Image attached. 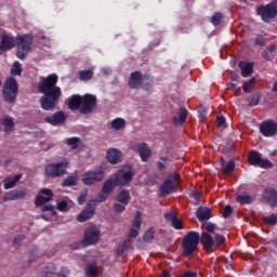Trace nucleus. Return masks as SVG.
Returning a JSON list of instances; mask_svg holds the SVG:
<instances>
[{"instance_id":"obj_1","label":"nucleus","mask_w":277,"mask_h":277,"mask_svg":"<svg viewBox=\"0 0 277 277\" xmlns=\"http://www.w3.org/2000/svg\"><path fill=\"white\" fill-rule=\"evenodd\" d=\"M57 81L56 74H50L38 85V91L43 94L40 105L44 111H53L62 98V88L57 87Z\"/></svg>"},{"instance_id":"obj_2","label":"nucleus","mask_w":277,"mask_h":277,"mask_svg":"<svg viewBox=\"0 0 277 277\" xmlns=\"http://www.w3.org/2000/svg\"><path fill=\"white\" fill-rule=\"evenodd\" d=\"M16 57L17 60H27V55L34 49V35L25 34L15 38Z\"/></svg>"},{"instance_id":"obj_3","label":"nucleus","mask_w":277,"mask_h":277,"mask_svg":"<svg viewBox=\"0 0 277 277\" xmlns=\"http://www.w3.org/2000/svg\"><path fill=\"white\" fill-rule=\"evenodd\" d=\"M181 187V174L170 173L159 188L160 198H166L170 194H176Z\"/></svg>"},{"instance_id":"obj_4","label":"nucleus","mask_w":277,"mask_h":277,"mask_svg":"<svg viewBox=\"0 0 277 277\" xmlns=\"http://www.w3.org/2000/svg\"><path fill=\"white\" fill-rule=\"evenodd\" d=\"M198 243H200V234L198 232H188L182 239L184 256H192L198 250Z\"/></svg>"},{"instance_id":"obj_5","label":"nucleus","mask_w":277,"mask_h":277,"mask_svg":"<svg viewBox=\"0 0 277 277\" xmlns=\"http://www.w3.org/2000/svg\"><path fill=\"white\" fill-rule=\"evenodd\" d=\"M2 98L4 103H16L18 98V82L16 78H8L2 87Z\"/></svg>"},{"instance_id":"obj_6","label":"nucleus","mask_w":277,"mask_h":277,"mask_svg":"<svg viewBox=\"0 0 277 277\" xmlns=\"http://www.w3.org/2000/svg\"><path fill=\"white\" fill-rule=\"evenodd\" d=\"M53 198V192L48 188H43L39 192L35 205L36 207H41V211H50L52 215H55V207L51 205H44L47 202H50Z\"/></svg>"},{"instance_id":"obj_7","label":"nucleus","mask_w":277,"mask_h":277,"mask_svg":"<svg viewBox=\"0 0 277 277\" xmlns=\"http://www.w3.org/2000/svg\"><path fill=\"white\" fill-rule=\"evenodd\" d=\"M135 176V170L131 166L121 167L115 174V181L120 187H127Z\"/></svg>"},{"instance_id":"obj_8","label":"nucleus","mask_w":277,"mask_h":277,"mask_svg":"<svg viewBox=\"0 0 277 277\" xmlns=\"http://www.w3.org/2000/svg\"><path fill=\"white\" fill-rule=\"evenodd\" d=\"M258 16H261L263 23H269L277 16V2L273 1L266 5H260L256 8Z\"/></svg>"},{"instance_id":"obj_9","label":"nucleus","mask_w":277,"mask_h":277,"mask_svg":"<svg viewBox=\"0 0 277 277\" xmlns=\"http://www.w3.org/2000/svg\"><path fill=\"white\" fill-rule=\"evenodd\" d=\"M66 168H68L67 160L50 163L45 167V174L50 179H60V176H64L66 173Z\"/></svg>"},{"instance_id":"obj_10","label":"nucleus","mask_w":277,"mask_h":277,"mask_svg":"<svg viewBox=\"0 0 277 277\" xmlns=\"http://www.w3.org/2000/svg\"><path fill=\"white\" fill-rule=\"evenodd\" d=\"M116 201L117 202L114 203L115 213H122L129 202H131V192H129V189L120 190L116 196Z\"/></svg>"},{"instance_id":"obj_11","label":"nucleus","mask_w":277,"mask_h":277,"mask_svg":"<svg viewBox=\"0 0 277 277\" xmlns=\"http://www.w3.org/2000/svg\"><path fill=\"white\" fill-rule=\"evenodd\" d=\"M248 161L250 166H258L259 168H263L268 170V168H273L272 161L269 159H265L261 156V153L256 150H252L249 153Z\"/></svg>"},{"instance_id":"obj_12","label":"nucleus","mask_w":277,"mask_h":277,"mask_svg":"<svg viewBox=\"0 0 277 277\" xmlns=\"http://www.w3.org/2000/svg\"><path fill=\"white\" fill-rule=\"evenodd\" d=\"M105 179V171L101 170H89L82 175L81 182L83 185H94V183H98Z\"/></svg>"},{"instance_id":"obj_13","label":"nucleus","mask_w":277,"mask_h":277,"mask_svg":"<svg viewBox=\"0 0 277 277\" xmlns=\"http://www.w3.org/2000/svg\"><path fill=\"white\" fill-rule=\"evenodd\" d=\"M96 95L85 94L82 96V105L80 107V114L88 115L94 111V107H96Z\"/></svg>"},{"instance_id":"obj_14","label":"nucleus","mask_w":277,"mask_h":277,"mask_svg":"<svg viewBox=\"0 0 277 277\" xmlns=\"http://www.w3.org/2000/svg\"><path fill=\"white\" fill-rule=\"evenodd\" d=\"M260 133L264 137H275L277 135V122L272 119L265 120L260 124Z\"/></svg>"},{"instance_id":"obj_15","label":"nucleus","mask_w":277,"mask_h":277,"mask_svg":"<svg viewBox=\"0 0 277 277\" xmlns=\"http://www.w3.org/2000/svg\"><path fill=\"white\" fill-rule=\"evenodd\" d=\"M132 150H134V153H138L142 161H148V159H150V155H153V150H150L148 148V144L144 142L133 145Z\"/></svg>"},{"instance_id":"obj_16","label":"nucleus","mask_w":277,"mask_h":277,"mask_svg":"<svg viewBox=\"0 0 277 277\" xmlns=\"http://www.w3.org/2000/svg\"><path fill=\"white\" fill-rule=\"evenodd\" d=\"M100 237L101 233L96 230L94 227H90L85 229L82 242L84 243V246H94V243L98 242Z\"/></svg>"},{"instance_id":"obj_17","label":"nucleus","mask_w":277,"mask_h":277,"mask_svg":"<svg viewBox=\"0 0 277 277\" xmlns=\"http://www.w3.org/2000/svg\"><path fill=\"white\" fill-rule=\"evenodd\" d=\"M94 213H96V205L89 202L87 203V208L78 215V222H88V220H92L94 217Z\"/></svg>"},{"instance_id":"obj_18","label":"nucleus","mask_w":277,"mask_h":277,"mask_svg":"<svg viewBox=\"0 0 277 277\" xmlns=\"http://www.w3.org/2000/svg\"><path fill=\"white\" fill-rule=\"evenodd\" d=\"M44 121L48 122V124H52V127H60V124L66 122V114L62 110L56 111L54 115L45 117Z\"/></svg>"},{"instance_id":"obj_19","label":"nucleus","mask_w":277,"mask_h":277,"mask_svg":"<svg viewBox=\"0 0 277 277\" xmlns=\"http://www.w3.org/2000/svg\"><path fill=\"white\" fill-rule=\"evenodd\" d=\"M144 78V76H142V71L136 70V71H132L130 74V78L128 81V85L131 90H140V88H142V79Z\"/></svg>"},{"instance_id":"obj_20","label":"nucleus","mask_w":277,"mask_h":277,"mask_svg":"<svg viewBox=\"0 0 277 277\" xmlns=\"http://www.w3.org/2000/svg\"><path fill=\"white\" fill-rule=\"evenodd\" d=\"M140 228H142V213L136 212L132 227L129 232V239H135L140 235Z\"/></svg>"},{"instance_id":"obj_21","label":"nucleus","mask_w":277,"mask_h":277,"mask_svg":"<svg viewBox=\"0 0 277 277\" xmlns=\"http://www.w3.org/2000/svg\"><path fill=\"white\" fill-rule=\"evenodd\" d=\"M0 45L4 51H12L16 47V39L12 35H1Z\"/></svg>"},{"instance_id":"obj_22","label":"nucleus","mask_w":277,"mask_h":277,"mask_svg":"<svg viewBox=\"0 0 277 277\" xmlns=\"http://www.w3.org/2000/svg\"><path fill=\"white\" fill-rule=\"evenodd\" d=\"M106 158L108 163L116 166V163H120V161H122V151L116 148H110L107 150Z\"/></svg>"},{"instance_id":"obj_23","label":"nucleus","mask_w":277,"mask_h":277,"mask_svg":"<svg viewBox=\"0 0 277 277\" xmlns=\"http://www.w3.org/2000/svg\"><path fill=\"white\" fill-rule=\"evenodd\" d=\"M263 198L271 205V207H276L277 205V190L276 188H267L264 190Z\"/></svg>"},{"instance_id":"obj_24","label":"nucleus","mask_w":277,"mask_h":277,"mask_svg":"<svg viewBox=\"0 0 277 277\" xmlns=\"http://www.w3.org/2000/svg\"><path fill=\"white\" fill-rule=\"evenodd\" d=\"M172 122L175 127L185 124V122H187V108L181 107L177 111V116L172 118Z\"/></svg>"},{"instance_id":"obj_25","label":"nucleus","mask_w":277,"mask_h":277,"mask_svg":"<svg viewBox=\"0 0 277 277\" xmlns=\"http://www.w3.org/2000/svg\"><path fill=\"white\" fill-rule=\"evenodd\" d=\"M211 209L206 207H199L196 211V217L199 222H207V220H211Z\"/></svg>"},{"instance_id":"obj_26","label":"nucleus","mask_w":277,"mask_h":277,"mask_svg":"<svg viewBox=\"0 0 277 277\" xmlns=\"http://www.w3.org/2000/svg\"><path fill=\"white\" fill-rule=\"evenodd\" d=\"M156 167L160 174H166V170L170 168V158L168 156H161L156 162Z\"/></svg>"},{"instance_id":"obj_27","label":"nucleus","mask_w":277,"mask_h":277,"mask_svg":"<svg viewBox=\"0 0 277 277\" xmlns=\"http://www.w3.org/2000/svg\"><path fill=\"white\" fill-rule=\"evenodd\" d=\"M23 179V173L16 174L13 177L9 176L6 179H4L3 183H4V189H14V187H16V184L18 183V181H21Z\"/></svg>"},{"instance_id":"obj_28","label":"nucleus","mask_w":277,"mask_h":277,"mask_svg":"<svg viewBox=\"0 0 277 277\" xmlns=\"http://www.w3.org/2000/svg\"><path fill=\"white\" fill-rule=\"evenodd\" d=\"M199 241L202 243L203 248L208 251L211 250V248H213V246H215L213 236H211V234H209V233H202Z\"/></svg>"},{"instance_id":"obj_29","label":"nucleus","mask_w":277,"mask_h":277,"mask_svg":"<svg viewBox=\"0 0 277 277\" xmlns=\"http://www.w3.org/2000/svg\"><path fill=\"white\" fill-rule=\"evenodd\" d=\"M118 186H119V185L117 184L116 180L109 177V179H107V180L104 182V184H103V186H102V192H103L104 194H108V196H109V194H111V192H114V190L116 189V187H118Z\"/></svg>"},{"instance_id":"obj_30","label":"nucleus","mask_w":277,"mask_h":277,"mask_svg":"<svg viewBox=\"0 0 277 277\" xmlns=\"http://www.w3.org/2000/svg\"><path fill=\"white\" fill-rule=\"evenodd\" d=\"M82 101H83V96L72 95L68 102L69 109H71V111H77V109L81 108Z\"/></svg>"},{"instance_id":"obj_31","label":"nucleus","mask_w":277,"mask_h":277,"mask_svg":"<svg viewBox=\"0 0 277 277\" xmlns=\"http://www.w3.org/2000/svg\"><path fill=\"white\" fill-rule=\"evenodd\" d=\"M239 68L241 70V77H250L254 72V64L253 63H239Z\"/></svg>"},{"instance_id":"obj_32","label":"nucleus","mask_w":277,"mask_h":277,"mask_svg":"<svg viewBox=\"0 0 277 277\" xmlns=\"http://www.w3.org/2000/svg\"><path fill=\"white\" fill-rule=\"evenodd\" d=\"M85 276L87 277H96L98 276V266L96 265V262H91L85 266Z\"/></svg>"},{"instance_id":"obj_33","label":"nucleus","mask_w":277,"mask_h":277,"mask_svg":"<svg viewBox=\"0 0 277 277\" xmlns=\"http://www.w3.org/2000/svg\"><path fill=\"white\" fill-rule=\"evenodd\" d=\"M274 53H276V44H271L263 51L262 56L266 62H272L274 60Z\"/></svg>"},{"instance_id":"obj_34","label":"nucleus","mask_w":277,"mask_h":277,"mask_svg":"<svg viewBox=\"0 0 277 277\" xmlns=\"http://www.w3.org/2000/svg\"><path fill=\"white\" fill-rule=\"evenodd\" d=\"M154 83L155 82L153 80V77H150V75H144L142 79L141 88L146 92H148V90L153 89Z\"/></svg>"},{"instance_id":"obj_35","label":"nucleus","mask_w":277,"mask_h":277,"mask_svg":"<svg viewBox=\"0 0 277 277\" xmlns=\"http://www.w3.org/2000/svg\"><path fill=\"white\" fill-rule=\"evenodd\" d=\"M236 202H239V205H252V202H254V197L243 193L236 197Z\"/></svg>"},{"instance_id":"obj_36","label":"nucleus","mask_w":277,"mask_h":277,"mask_svg":"<svg viewBox=\"0 0 277 277\" xmlns=\"http://www.w3.org/2000/svg\"><path fill=\"white\" fill-rule=\"evenodd\" d=\"M110 127L111 129H114V131H120L121 129H124V127H127V120L118 117L111 121Z\"/></svg>"},{"instance_id":"obj_37","label":"nucleus","mask_w":277,"mask_h":277,"mask_svg":"<svg viewBox=\"0 0 277 277\" xmlns=\"http://www.w3.org/2000/svg\"><path fill=\"white\" fill-rule=\"evenodd\" d=\"M2 124L5 133H12V131H14V119H12V117H4Z\"/></svg>"},{"instance_id":"obj_38","label":"nucleus","mask_w":277,"mask_h":277,"mask_svg":"<svg viewBox=\"0 0 277 277\" xmlns=\"http://www.w3.org/2000/svg\"><path fill=\"white\" fill-rule=\"evenodd\" d=\"M131 245H132V241L131 239H126L122 243V246H120L118 249H117V254L118 256H122V254H124V252H127L128 250H131Z\"/></svg>"},{"instance_id":"obj_39","label":"nucleus","mask_w":277,"mask_h":277,"mask_svg":"<svg viewBox=\"0 0 277 277\" xmlns=\"http://www.w3.org/2000/svg\"><path fill=\"white\" fill-rule=\"evenodd\" d=\"M79 79L80 81H90L92 77H94V71L92 69H84L79 71Z\"/></svg>"},{"instance_id":"obj_40","label":"nucleus","mask_w":277,"mask_h":277,"mask_svg":"<svg viewBox=\"0 0 277 277\" xmlns=\"http://www.w3.org/2000/svg\"><path fill=\"white\" fill-rule=\"evenodd\" d=\"M77 185V176L69 175L62 182V187H75Z\"/></svg>"},{"instance_id":"obj_41","label":"nucleus","mask_w":277,"mask_h":277,"mask_svg":"<svg viewBox=\"0 0 277 277\" xmlns=\"http://www.w3.org/2000/svg\"><path fill=\"white\" fill-rule=\"evenodd\" d=\"M233 172H235V160H229L225 163V168L223 173L228 176L230 174H233Z\"/></svg>"},{"instance_id":"obj_42","label":"nucleus","mask_w":277,"mask_h":277,"mask_svg":"<svg viewBox=\"0 0 277 277\" xmlns=\"http://www.w3.org/2000/svg\"><path fill=\"white\" fill-rule=\"evenodd\" d=\"M11 75L13 77H21V75H23V67H21V63L18 61L14 62Z\"/></svg>"},{"instance_id":"obj_43","label":"nucleus","mask_w":277,"mask_h":277,"mask_svg":"<svg viewBox=\"0 0 277 277\" xmlns=\"http://www.w3.org/2000/svg\"><path fill=\"white\" fill-rule=\"evenodd\" d=\"M55 264H50L44 267L41 277H53V274H55Z\"/></svg>"},{"instance_id":"obj_44","label":"nucleus","mask_w":277,"mask_h":277,"mask_svg":"<svg viewBox=\"0 0 277 277\" xmlns=\"http://www.w3.org/2000/svg\"><path fill=\"white\" fill-rule=\"evenodd\" d=\"M66 145L70 146L72 150H77L79 148V137L74 136L66 140Z\"/></svg>"},{"instance_id":"obj_45","label":"nucleus","mask_w":277,"mask_h":277,"mask_svg":"<svg viewBox=\"0 0 277 277\" xmlns=\"http://www.w3.org/2000/svg\"><path fill=\"white\" fill-rule=\"evenodd\" d=\"M155 239V229L151 227L147 232H145L143 236V240L145 243H150Z\"/></svg>"},{"instance_id":"obj_46","label":"nucleus","mask_w":277,"mask_h":277,"mask_svg":"<svg viewBox=\"0 0 277 277\" xmlns=\"http://www.w3.org/2000/svg\"><path fill=\"white\" fill-rule=\"evenodd\" d=\"M256 81V78H251L249 81L243 82L242 84V90L245 94H250L252 91V83Z\"/></svg>"},{"instance_id":"obj_47","label":"nucleus","mask_w":277,"mask_h":277,"mask_svg":"<svg viewBox=\"0 0 277 277\" xmlns=\"http://www.w3.org/2000/svg\"><path fill=\"white\" fill-rule=\"evenodd\" d=\"M214 246H216V248H220V246H224V243L226 242V238L220 234H214Z\"/></svg>"},{"instance_id":"obj_48","label":"nucleus","mask_w":277,"mask_h":277,"mask_svg":"<svg viewBox=\"0 0 277 277\" xmlns=\"http://www.w3.org/2000/svg\"><path fill=\"white\" fill-rule=\"evenodd\" d=\"M259 103H261V93H255L251 97V101L249 102L248 106L249 107H256V105H259Z\"/></svg>"},{"instance_id":"obj_49","label":"nucleus","mask_w":277,"mask_h":277,"mask_svg":"<svg viewBox=\"0 0 277 277\" xmlns=\"http://www.w3.org/2000/svg\"><path fill=\"white\" fill-rule=\"evenodd\" d=\"M265 224H268L269 226H274L277 224V214H272L269 216H264Z\"/></svg>"},{"instance_id":"obj_50","label":"nucleus","mask_w":277,"mask_h":277,"mask_svg":"<svg viewBox=\"0 0 277 277\" xmlns=\"http://www.w3.org/2000/svg\"><path fill=\"white\" fill-rule=\"evenodd\" d=\"M109 198V195L107 193H100L98 196L92 200L93 205H96V202H105Z\"/></svg>"},{"instance_id":"obj_51","label":"nucleus","mask_w":277,"mask_h":277,"mask_svg":"<svg viewBox=\"0 0 277 277\" xmlns=\"http://www.w3.org/2000/svg\"><path fill=\"white\" fill-rule=\"evenodd\" d=\"M171 224L175 230H183L184 228L183 221L179 219V216L176 219H173V222Z\"/></svg>"},{"instance_id":"obj_52","label":"nucleus","mask_w":277,"mask_h":277,"mask_svg":"<svg viewBox=\"0 0 277 277\" xmlns=\"http://www.w3.org/2000/svg\"><path fill=\"white\" fill-rule=\"evenodd\" d=\"M222 13H214L211 19L212 25H214V27H217L220 23H222Z\"/></svg>"},{"instance_id":"obj_53","label":"nucleus","mask_w":277,"mask_h":277,"mask_svg":"<svg viewBox=\"0 0 277 277\" xmlns=\"http://www.w3.org/2000/svg\"><path fill=\"white\" fill-rule=\"evenodd\" d=\"M24 240V235H17L13 240V248H21V243H23Z\"/></svg>"},{"instance_id":"obj_54","label":"nucleus","mask_w":277,"mask_h":277,"mask_svg":"<svg viewBox=\"0 0 277 277\" xmlns=\"http://www.w3.org/2000/svg\"><path fill=\"white\" fill-rule=\"evenodd\" d=\"M13 194L15 196V200H21V198H25V196H27V190L25 188L13 190Z\"/></svg>"},{"instance_id":"obj_55","label":"nucleus","mask_w":277,"mask_h":277,"mask_svg":"<svg viewBox=\"0 0 277 277\" xmlns=\"http://www.w3.org/2000/svg\"><path fill=\"white\" fill-rule=\"evenodd\" d=\"M230 215H233V206L227 205L224 208L223 217H224V220H228V217H230Z\"/></svg>"},{"instance_id":"obj_56","label":"nucleus","mask_w":277,"mask_h":277,"mask_svg":"<svg viewBox=\"0 0 277 277\" xmlns=\"http://www.w3.org/2000/svg\"><path fill=\"white\" fill-rule=\"evenodd\" d=\"M255 44H258V47H265V44H267V39L261 35H259L255 38Z\"/></svg>"},{"instance_id":"obj_57","label":"nucleus","mask_w":277,"mask_h":277,"mask_svg":"<svg viewBox=\"0 0 277 277\" xmlns=\"http://www.w3.org/2000/svg\"><path fill=\"white\" fill-rule=\"evenodd\" d=\"M2 200H3L4 202H10V201H12V200H16V198H15V196H14V190H11V192L6 193V194L3 196Z\"/></svg>"},{"instance_id":"obj_58","label":"nucleus","mask_w":277,"mask_h":277,"mask_svg":"<svg viewBox=\"0 0 277 277\" xmlns=\"http://www.w3.org/2000/svg\"><path fill=\"white\" fill-rule=\"evenodd\" d=\"M87 198H88V190L81 192L79 197H78V205H84Z\"/></svg>"},{"instance_id":"obj_59","label":"nucleus","mask_w":277,"mask_h":277,"mask_svg":"<svg viewBox=\"0 0 277 277\" xmlns=\"http://www.w3.org/2000/svg\"><path fill=\"white\" fill-rule=\"evenodd\" d=\"M226 124V118L224 116L216 117V127H224Z\"/></svg>"},{"instance_id":"obj_60","label":"nucleus","mask_w":277,"mask_h":277,"mask_svg":"<svg viewBox=\"0 0 277 277\" xmlns=\"http://www.w3.org/2000/svg\"><path fill=\"white\" fill-rule=\"evenodd\" d=\"M176 214L169 212L164 214V220H168L169 222L173 223L174 220H176Z\"/></svg>"},{"instance_id":"obj_61","label":"nucleus","mask_w":277,"mask_h":277,"mask_svg":"<svg viewBox=\"0 0 277 277\" xmlns=\"http://www.w3.org/2000/svg\"><path fill=\"white\" fill-rule=\"evenodd\" d=\"M57 209H58V211H66V209H68V202L60 201L57 203Z\"/></svg>"},{"instance_id":"obj_62","label":"nucleus","mask_w":277,"mask_h":277,"mask_svg":"<svg viewBox=\"0 0 277 277\" xmlns=\"http://www.w3.org/2000/svg\"><path fill=\"white\" fill-rule=\"evenodd\" d=\"M192 196L197 202H200L202 200V195H200V192L198 190H193Z\"/></svg>"},{"instance_id":"obj_63","label":"nucleus","mask_w":277,"mask_h":277,"mask_svg":"<svg viewBox=\"0 0 277 277\" xmlns=\"http://www.w3.org/2000/svg\"><path fill=\"white\" fill-rule=\"evenodd\" d=\"M206 230H207L208 233H211L212 235H214V234H215V224H213V223L208 224V225L206 226Z\"/></svg>"},{"instance_id":"obj_64","label":"nucleus","mask_w":277,"mask_h":277,"mask_svg":"<svg viewBox=\"0 0 277 277\" xmlns=\"http://www.w3.org/2000/svg\"><path fill=\"white\" fill-rule=\"evenodd\" d=\"M160 277H171L168 271H162Z\"/></svg>"}]
</instances>
